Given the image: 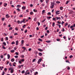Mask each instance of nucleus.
Returning a JSON list of instances; mask_svg holds the SVG:
<instances>
[{
    "label": "nucleus",
    "mask_w": 75,
    "mask_h": 75,
    "mask_svg": "<svg viewBox=\"0 0 75 75\" xmlns=\"http://www.w3.org/2000/svg\"><path fill=\"white\" fill-rule=\"evenodd\" d=\"M30 75V72H29L28 70H27L25 73V75Z\"/></svg>",
    "instance_id": "nucleus-1"
},
{
    "label": "nucleus",
    "mask_w": 75,
    "mask_h": 75,
    "mask_svg": "<svg viewBox=\"0 0 75 75\" xmlns=\"http://www.w3.org/2000/svg\"><path fill=\"white\" fill-rule=\"evenodd\" d=\"M51 6H50V8H53L54 7V3H52L51 4Z\"/></svg>",
    "instance_id": "nucleus-2"
},
{
    "label": "nucleus",
    "mask_w": 75,
    "mask_h": 75,
    "mask_svg": "<svg viewBox=\"0 0 75 75\" xmlns=\"http://www.w3.org/2000/svg\"><path fill=\"white\" fill-rule=\"evenodd\" d=\"M41 61H42V59L40 58V59H39L38 62V64H39L40 63V62H41Z\"/></svg>",
    "instance_id": "nucleus-3"
},
{
    "label": "nucleus",
    "mask_w": 75,
    "mask_h": 75,
    "mask_svg": "<svg viewBox=\"0 0 75 75\" xmlns=\"http://www.w3.org/2000/svg\"><path fill=\"white\" fill-rule=\"evenodd\" d=\"M60 11H56L55 13L56 14H57V15L59 14V12Z\"/></svg>",
    "instance_id": "nucleus-4"
},
{
    "label": "nucleus",
    "mask_w": 75,
    "mask_h": 75,
    "mask_svg": "<svg viewBox=\"0 0 75 75\" xmlns=\"http://www.w3.org/2000/svg\"><path fill=\"white\" fill-rule=\"evenodd\" d=\"M6 18H9L10 17V16L8 14H7L6 16Z\"/></svg>",
    "instance_id": "nucleus-5"
},
{
    "label": "nucleus",
    "mask_w": 75,
    "mask_h": 75,
    "mask_svg": "<svg viewBox=\"0 0 75 75\" xmlns=\"http://www.w3.org/2000/svg\"><path fill=\"white\" fill-rule=\"evenodd\" d=\"M56 19L58 20H61V18L60 17H56Z\"/></svg>",
    "instance_id": "nucleus-6"
},
{
    "label": "nucleus",
    "mask_w": 75,
    "mask_h": 75,
    "mask_svg": "<svg viewBox=\"0 0 75 75\" xmlns=\"http://www.w3.org/2000/svg\"><path fill=\"white\" fill-rule=\"evenodd\" d=\"M18 41L17 40L16 41V45H18Z\"/></svg>",
    "instance_id": "nucleus-7"
},
{
    "label": "nucleus",
    "mask_w": 75,
    "mask_h": 75,
    "mask_svg": "<svg viewBox=\"0 0 75 75\" xmlns=\"http://www.w3.org/2000/svg\"><path fill=\"white\" fill-rule=\"evenodd\" d=\"M38 50L40 52H42V51H43V50L41 49H38Z\"/></svg>",
    "instance_id": "nucleus-8"
},
{
    "label": "nucleus",
    "mask_w": 75,
    "mask_h": 75,
    "mask_svg": "<svg viewBox=\"0 0 75 75\" xmlns=\"http://www.w3.org/2000/svg\"><path fill=\"white\" fill-rule=\"evenodd\" d=\"M7 57H8V59H9L10 58V54H8Z\"/></svg>",
    "instance_id": "nucleus-9"
},
{
    "label": "nucleus",
    "mask_w": 75,
    "mask_h": 75,
    "mask_svg": "<svg viewBox=\"0 0 75 75\" xmlns=\"http://www.w3.org/2000/svg\"><path fill=\"white\" fill-rule=\"evenodd\" d=\"M60 9L61 10H63V7L61 6L60 7Z\"/></svg>",
    "instance_id": "nucleus-10"
},
{
    "label": "nucleus",
    "mask_w": 75,
    "mask_h": 75,
    "mask_svg": "<svg viewBox=\"0 0 75 75\" xmlns=\"http://www.w3.org/2000/svg\"><path fill=\"white\" fill-rule=\"evenodd\" d=\"M14 50H12L11 51V52H12V53H13V52H14Z\"/></svg>",
    "instance_id": "nucleus-11"
},
{
    "label": "nucleus",
    "mask_w": 75,
    "mask_h": 75,
    "mask_svg": "<svg viewBox=\"0 0 75 75\" xmlns=\"http://www.w3.org/2000/svg\"><path fill=\"white\" fill-rule=\"evenodd\" d=\"M22 9H23V10H25V6L22 7Z\"/></svg>",
    "instance_id": "nucleus-12"
},
{
    "label": "nucleus",
    "mask_w": 75,
    "mask_h": 75,
    "mask_svg": "<svg viewBox=\"0 0 75 75\" xmlns=\"http://www.w3.org/2000/svg\"><path fill=\"white\" fill-rule=\"evenodd\" d=\"M46 42H47V43H50V42H51V41L48 40L47 41H46Z\"/></svg>",
    "instance_id": "nucleus-13"
},
{
    "label": "nucleus",
    "mask_w": 75,
    "mask_h": 75,
    "mask_svg": "<svg viewBox=\"0 0 75 75\" xmlns=\"http://www.w3.org/2000/svg\"><path fill=\"white\" fill-rule=\"evenodd\" d=\"M39 55L40 56H42V54L41 53H39Z\"/></svg>",
    "instance_id": "nucleus-14"
},
{
    "label": "nucleus",
    "mask_w": 75,
    "mask_h": 75,
    "mask_svg": "<svg viewBox=\"0 0 75 75\" xmlns=\"http://www.w3.org/2000/svg\"><path fill=\"white\" fill-rule=\"evenodd\" d=\"M56 18H53V20H54V21H56L57 20V19H56Z\"/></svg>",
    "instance_id": "nucleus-15"
},
{
    "label": "nucleus",
    "mask_w": 75,
    "mask_h": 75,
    "mask_svg": "<svg viewBox=\"0 0 75 75\" xmlns=\"http://www.w3.org/2000/svg\"><path fill=\"white\" fill-rule=\"evenodd\" d=\"M52 26L53 27H54V26H55V23L54 22H53L52 24Z\"/></svg>",
    "instance_id": "nucleus-16"
},
{
    "label": "nucleus",
    "mask_w": 75,
    "mask_h": 75,
    "mask_svg": "<svg viewBox=\"0 0 75 75\" xmlns=\"http://www.w3.org/2000/svg\"><path fill=\"white\" fill-rule=\"evenodd\" d=\"M13 69V68H10L8 69V71H11V70H12Z\"/></svg>",
    "instance_id": "nucleus-17"
},
{
    "label": "nucleus",
    "mask_w": 75,
    "mask_h": 75,
    "mask_svg": "<svg viewBox=\"0 0 75 75\" xmlns=\"http://www.w3.org/2000/svg\"><path fill=\"white\" fill-rule=\"evenodd\" d=\"M24 40H22L21 41V44H24Z\"/></svg>",
    "instance_id": "nucleus-18"
},
{
    "label": "nucleus",
    "mask_w": 75,
    "mask_h": 75,
    "mask_svg": "<svg viewBox=\"0 0 75 75\" xmlns=\"http://www.w3.org/2000/svg\"><path fill=\"white\" fill-rule=\"evenodd\" d=\"M45 1L47 4L49 2V0H46Z\"/></svg>",
    "instance_id": "nucleus-19"
},
{
    "label": "nucleus",
    "mask_w": 75,
    "mask_h": 75,
    "mask_svg": "<svg viewBox=\"0 0 75 75\" xmlns=\"http://www.w3.org/2000/svg\"><path fill=\"white\" fill-rule=\"evenodd\" d=\"M7 5V4H6V3L4 4V7H6Z\"/></svg>",
    "instance_id": "nucleus-20"
},
{
    "label": "nucleus",
    "mask_w": 75,
    "mask_h": 75,
    "mask_svg": "<svg viewBox=\"0 0 75 75\" xmlns=\"http://www.w3.org/2000/svg\"><path fill=\"white\" fill-rule=\"evenodd\" d=\"M30 15H33V12L32 11H31L30 13Z\"/></svg>",
    "instance_id": "nucleus-21"
},
{
    "label": "nucleus",
    "mask_w": 75,
    "mask_h": 75,
    "mask_svg": "<svg viewBox=\"0 0 75 75\" xmlns=\"http://www.w3.org/2000/svg\"><path fill=\"white\" fill-rule=\"evenodd\" d=\"M45 10H43L42 11V14H44V12H45Z\"/></svg>",
    "instance_id": "nucleus-22"
},
{
    "label": "nucleus",
    "mask_w": 75,
    "mask_h": 75,
    "mask_svg": "<svg viewBox=\"0 0 75 75\" xmlns=\"http://www.w3.org/2000/svg\"><path fill=\"white\" fill-rule=\"evenodd\" d=\"M38 40L40 41H41L42 42V40L41 39H39Z\"/></svg>",
    "instance_id": "nucleus-23"
},
{
    "label": "nucleus",
    "mask_w": 75,
    "mask_h": 75,
    "mask_svg": "<svg viewBox=\"0 0 75 75\" xmlns=\"http://www.w3.org/2000/svg\"><path fill=\"white\" fill-rule=\"evenodd\" d=\"M21 62H24V59H21Z\"/></svg>",
    "instance_id": "nucleus-24"
},
{
    "label": "nucleus",
    "mask_w": 75,
    "mask_h": 75,
    "mask_svg": "<svg viewBox=\"0 0 75 75\" xmlns=\"http://www.w3.org/2000/svg\"><path fill=\"white\" fill-rule=\"evenodd\" d=\"M5 74H6L5 72L4 71H3V72L2 73V75H4Z\"/></svg>",
    "instance_id": "nucleus-25"
},
{
    "label": "nucleus",
    "mask_w": 75,
    "mask_h": 75,
    "mask_svg": "<svg viewBox=\"0 0 75 75\" xmlns=\"http://www.w3.org/2000/svg\"><path fill=\"white\" fill-rule=\"evenodd\" d=\"M3 44H4V46H6V43L5 42H4L3 43Z\"/></svg>",
    "instance_id": "nucleus-26"
},
{
    "label": "nucleus",
    "mask_w": 75,
    "mask_h": 75,
    "mask_svg": "<svg viewBox=\"0 0 75 75\" xmlns=\"http://www.w3.org/2000/svg\"><path fill=\"white\" fill-rule=\"evenodd\" d=\"M17 7H21V5H18L17 6Z\"/></svg>",
    "instance_id": "nucleus-27"
},
{
    "label": "nucleus",
    "mask_w": 75,
    "mask_h": 75,
    "mask_svg": "<svg viewBox=\"0 0 75 75\" xmlns=\"http://www.w3.org/2000/svg\"><path fill=\"white\" fill-rule=\"evenodd\" d=\"M13 72H14V70L13 69L11 71V73H13Z\"/></svg>",
    "instance_id": "nucleus-28"
},
{
    "label": "nucleus",
    "mask_w": 75,
    "mask_h": 75,
    "mask_svg": "<svg viewBox=\"0 0 75 75\" xmlns=\"http://www.w3.org/2000/svg\"><path fill=\"white\" fill-rule=\"evenodd\" d=\"M11 61H12V62H14V59H11Z\"/></svg>",
    "instance_id": "nucleus-29"
},
{
    "label": "nucleus",
    "mask_w": 75,
    "mask_h": 75,
    "mask_svg": "<svg viewBox=\"0 0 75 75\" xmlns=\"http://www.w3.org/2000/svg\"><path fill=\"white\" fill-rule=\"evenodd\" d=\"M24 72H25V71L24 70H23L21 72L22 74H24Z\"/></svg>",
    "instance_id": "nucleus-30"
},
{
    "label": "nucleus",
    "mask_w": 75,
    "mask_h": 75,
    "mask_svg": "<svg viewBox=\"0 0 75 75\" xmlns=\"http://www.w3.org/2000/svg\"><path fill=\"white\" fill-rule=\"evenodd\" d=\"M2 46H3V49H4V50H6V47L4 46V45H3Z\"/></svg>",
    "instance_id": "nucleus-31"
},
{
    "label": "nucleus",
    "mask_w": 75,
    "mask_h": 75,
    "mask_svg": "<svg viewBox=\"0 0 75 75\" xmlns=\"http://www.w3.org/2000/svg\"><path fill=\"white\" fill-rule=\"evenodd\" d=\"M22 48H23V49H24V50H26V48H25V47H22Z\"/></svg>",
    "instance_id": "nucleus-32"
},
{
    "label": "nucleus",
    "mask_w": 75,
    "mask_h": 75,
    "mask_svg": "<svg viewBox=\"0 0 75 75\" xmlns=\"http://www.w3.org/2000/svg\"><path fill=\"white\" fill-rule=\"evenodd\" d=\"M46 19H45L44 20H43L42 21V23H44V21H45V20Z\"/></svg>",
    "instance_id": "nucleus-33"
},
{
    "label": "nucleus",
    "mask_w": 75,
    "mask_h": 75,
    "mask_svg": "<svg viewBox=\"0 0 75 75\" xmlns=\"http://www.w3.org/2000/svg\"><path fill=\"white\" fill-rule=\"evenodd\" d=\"M47 15H50V16H51V13H50V12L48 13H47Z\"/></svg>",
    "instance_id": "nucleus-34"
},
{
    "label": "nucleus",
    "mask_w": 75,
    "mask_h": 75,
    "mask_svg": "<svg viewBox=\"0 0 75 75\" xmlns=\"http://www.w3.org/2000/svg\"><path fill=\"white\" fill-rule=\"evenodd\" d=\"M11 44H15V42L14 41L12 42L11 43Z\"/></svg>",
    "instance_id": "nucleus-35"
},
{
    "label": "nucleus",
    "mask_w": 75,
    "mask_h": 75,
    "mask_svg": "<svg viewBox=\"0 0 75 75\" xmlns=\"http://www.w3.org/2000/svg\"><path fill=\"white\" fill-rule=\"evenodd\" d=\"M33 11H34V12H37V10H35V9H34L33 10Z\"/></svg>",
    "instance_id": "nucleus-36"
},
{
    "label": "nucleus",
    "mask_w": 75,
    "mask_h": 75,
    "mask_svg": "<svg viewBox=\"0 0 75 75\" xmlns=\"http://www.w3.org/2000/svg\"><path fill=\"white\" fill-rule=\"evenodd\" d=\"M5 38L6 39V41H8V37H6Z\"/></svg>",
    "instance_id": "nucleus-37"
},
{
    "label": "nucleus",
    "mask_w": 75,
    "mask_h": 75,
    "mask_svg": "<svg viewBox=\"0 0 75 75\" xmlns=\"http://www.w3.org/2000/svg\"><path fill=\"white\" fill-rule=\"evenodd\" d=\"M0 57H1V58L2 59L3 58V55H1V56H0Z\"/></svg>",
    "instance_id": "nucleus-38"
},
{
    "label": "nucleus",
    "mask_w": 75,
    "mask_h": 75,
    "mask_svg": "<svg viewBox=\"0 0 75 75\" xmlns=\"http://www.w3.org/2000/svg\"><path fill=\"white\" fill-rule=\"evenodd\" d=\"M13 29V28L12 27H11L9 29V30H11Z\"/></svg>",
    "instance_id": "nucleus-39"
},
{
    "label": "nucleus",
    "mask_w": 75,
    "mask_h": 75,
    "mask_svg": "<svg viewBox=\"0 0 75 75\" xmlns=\"http://www.w3.org/2000/svg\"><path fill=\"white\" fill-rule=\"evenodd\" d=\"M36 59H33V60L32 61V62H35V60Z\"/></svg>",
    "instance_id": "nucleus-40"
},
{
    "label": "nucleus",
    "mask_w": 75,
    "mask_h": 75,
    "mask_svg": "<svg viewBox=\"0 0 75 75\" xmlns=\"http://www.w3.org/2000/svg\"><path fill=\"white\" fill-rule=\"evenodd\" d=\"M21 57L22 58H24V55H22L21 56Z\"/></svg>",
    "instance_id": "nucleus-41"
},
{
    "label": "nucleus",
    "mask_w": 75,
    "mask_h": 75,
    "mask_svg": "<svg viewBox=\"0 0 75 75\" xmlns=\"http://www.w3.org/2000/svg\"><path fill=\"white\" fill-rule=\"evenodd\" d=\"M15 54H16V55H18V52H16L15 53Z\"/></svg>",
    "instance_id": "nucleus-42"
},
{
    "label": "nucleus",
    "mask_w": 75,
    "mask_h": 75,
    "mask_svg": "<svg viewBox=\"0 0 75 75\" xmlns=\"http://www.w3.org/2000/svg\"><path fill=\"white\" fill-rule=\"evenodd\" d=\"M25 21V19H23V21H23V22L24 23H25V22H24Z\"/></svg>",
    "instance_id": "nucleus-43"
},
{
    "label": "nucleus",
    "mask_w": 75,
    "mask_h": 75,
    "mask_svg": "<svg viewBox=\"0 0 75 75\" xmlns=\"http://www.w3.org/2000/svg\"><path fill=\"white\" fill-rule=\"evenodd\" d=\"M34 21H37V18H36L34 19Z\"/></svg>",
    "instance_id": "nucleus-44"
},
{
    "label": "nucleus",
    "mask_w": 75,
    "mask_h": 75,
    "mask_svg": "<svg viewBox=\"0 0 75 75\" xmlns=\"http://www.w3.org/2000/svg\"><path fill=\"white\" fill-rule=\"evenodd\" d=\"M56 3H57V4H59V3H60V2L59 1H56Z\"/></svg>",
    "instance_id": "nucleus-45"
},
{
    "label": "nucleus",
    "mask_w": 75,
    "mask_h": 75,
    "mask_svg": "<svg viewBox=\"0 0 75 75\" xmlns=\"http://www.w3.org/2000/svg\"><path fill=\"white\" fill-rule=\"evenodd\" d=\"M45 6V4H42V6L43 7L44 6Z\"/></svg>",
    "instance_id": "nucleus-46"
},
{
    "label": "nucleus",
    "mask_w": 75,
    "mask_h": 75,
    "mask_svg": "<svg viewBox=\"0 0 75 75\" xmlns=\"http://www.w3.org/2000/svg\"><path fill=\"white\" fill-rule=\"evenodd\" d=\"M13 36H10V37H9V38H13Z\"/></svg>",
    "instance_id": "nucleus-47"
},
{
    "label": "nucleus",
    "mask_w": 75,
    "mask_h": 75,
    "mask_svg": "<svg viewBox=\"0 0 75 75\" xmlns=\"http://www.w3.org/2000/svg\"><path fill=\"white\" fill-rule=\"evenodd\" d=\"M25 26H26V25H24L23 26V28H25Z\"/></svg>",
    "instance_id": "nucleus-48"
},
{
    "label": "nucleus",
    "mask_w": 75,
    "mask_h": 75,
    "mask_svg": "<svg viewBox=\"0 0 75 75\" xmlns=\"http://www.w3.org/2000/svg\"><path fill=\"white\" fill-rule=\"evenodd\" d=\"M69 1H67L66 2V4H68V3H69Z\"/></svg>",
    "instance_id": "nucleus-49"
},
{
    "label": "nucleus",
    "mask_w": 75,
    "mask_h": 75,
    "mask_svg": "<svg viewBox=\"0 0 75 75\" xmlns=\"http://www.w3.org/2000/svg\"><path fill=\"white\" fill-rule=\"evenodd\" d=\"M47 18H49V19H50L51 18V16H50L49 17H47Z\"/></svg>",
    "instance_id": "nucleus-50"
},
{
    "label": "nucleus",
    "mask_w": 75,
    "mask_h": 75,
    "mask_svg": "<svg viewBox=\"0 0 75 75\" xmlns=\"http://www.w3.org/2000/svg\"><path fill=\"white\" fill-rule=\"evenodd\" d=\"M37 74H38V72H36L35 74V75H36Z\"/></svg>",
    "instance_id": "nucleus-51"
},
{
    "label": "nucleus",
    "mask_w": 75,
    "mask_h": 75,
    "mask_svg": "<svg viewBox=\"0 0 75 75\" xmlns=\"http://www.w3.org/2000/svg\"><path fill=\"white\" fill-rule=\"evenodd\" d=\"M4 40L3 38H2L1 39V41H4Z\"/></svg>",
    "instance_id": "nucleus-52"
},
{
    "label": "nucleus",
    "mask_w": 75,
    "mask_h": 75,
    "mask_svg": "<svg viewBox=\"0 0 75 75\" xmlns=\"http://www.w3.org/2000/svg\"><path fill=\"white\" fill-rule=\"evenodd\" d=\"M73 57V56H72V55H70L69 56L70 57V58L71 59V58L72 57Z\"/></svg>",
    "instance_id": "nucleus-53"
},
{
    "label": "nucleus",
    "mask_w": 75,
    "mask_h": 75,
    "mask_svg": "<svg viewBox=\"0 0 75 75\" xmlns=\"http://www.w3.org/2000/svg\"><path fill=\"white\" fill-rule=\"evenodd\" d=\"M66 62H68L69 64H70V62H69V61L68 60H66Z\"/></svg>",
    "instance_id": "nucleus-54"
},
{
    "label": "nucleus",
    "mask_w": 75,
    "mask_h": 75,
    "mask_svg": "<svg viewBox=\"0 0 75 75\" xmlns=\"http://www.w3.org/2000/svg\"><path fill=\"white\" fill-rule=\"evenodd\" d=\"M18 62L19 64H21V61H19V62Z\"/></svg>",
    "instance_id": "nucleus-55"
},
{
    "label": "nucleus",
    "mask_w": 75,
    "mask_h": 75,
    "mask_svg": "<svg viewBox=\"0 0 75 75\" xmlns=\"http://www.w3.org/2000/svg\"><path fill=\"white\" fill-rule=\"evenodd\" d=\"M67 69L68 70H69V69H70V67H68L67 68Z\"/></svg>",
    "instance_id": "nucleus-56"
},
{
    "label": "nucleus",
    "mask_w": 75,
    "mask_h": 75,
    "mask_svg": "<svg viewBox=\"0 0 75 75\" xmlns=\"http://www.w3.org/2000/svg\"><path fill=\"white\" fill-rule=\"evenodd\" d=\"M5 19V18H2V21H4V20Z\"/></svg>",
    "instance_id": "nucleus-57"
},
{
    "label": "nucleus",
    "mask_w": 75,
    "mask_h": 75,
    "mask_svg": "<svg viewBox=\"0 0 75 75\" xmlns=\"http://www.w3.org/2000/svg\"><path fill=\"white\" fill-rule=\"evenodd\" d=\"M42 66L43 67H45V64H44L43 63L42 64Z\"/></svg>",
    "instance_id": "nucleus-58"
},
{
    "label": "nucleus",
    "mask_w": 75,
    "mask_h": 75,
    "mask_svg": "<svg viewBox=\"0 0 75 75\" xmlns=\"http://www.w3.org/2000/svg\"><path fill=\"white\" fill-rule=\"evenodd\" d=\"M28 51H31V48H29V49H28Z\"/></svg>",
    "instance_id": "nucleus-59"
},
{
    "label": "nucleus",
    "mask_w": 75,
    "mask_h": 75,
    "mask_svg": "<svg viewBox=\"0 0 75 75\" xmlns=\"http://www.w3.org/2000/svg\"><path fill=\"white\" fill-rule=\"evenodd\" d=\"M57 41H60V39H57Z\"/></svg>",
    "instance_id": "nucleus-60"
},
{
    "label": "nucleus",
    "mask_w": 75,
    "mask_h": 75,
    "mask_svg": "<svg viewBox=\"0 0 75 75\" xmlns=\"http://www.w3.org/2000/svg\"><path fill=\"white\" fill-rule=\"evenodd\" d=\"M74 27V26H73V25H71L70 27V28H72Z\"/></svg>",
    "instance_id": "nucleus-61"
},
{
    "label": "nucleus",
    "mask_w": 75,
    "mask_h": 75,
    "mask_svg": "<svg viewBox=\"0 0 75 75\" xmlns=\"http://www.w3.org/2000/svg\"><path fill=\"white\" fill-rule=\"evenodd\" d=\"M41 3H42L44 1V0H40Z\"/></svg>",
    "instance_id": "nucleus-62"
},
{
    "label": "nucleus",
    "mask_w": 75,
    "mask_h": 75,
    "mask_svg": "<svg viewBox=\"0 0 75 75\" xmlns=\"http://www.w3.org/2000/svg\"><path fill=\"white\" fill-rule=\"evenodd\" d=\"M15 57L16 58H18V56H15Z\"/></svg>",
    "instance_id": "nucleus-63"
},
{
    "label": "nucleus",
    "mask_w": 75,
    "mask_h": 75,
    "mask_svg": "<svg viewBox=\"0 0 75 75\" xmlns=\"http://www.w3.org/2000/svg\"><path fill=\"white\" fill-rule=\"evenodd\" d=\"M21 65H19L18 66V68H19V69H20V68H21Z\"/></svg>",
    "instance_id": "nucleus-64"
}]
</instances>
